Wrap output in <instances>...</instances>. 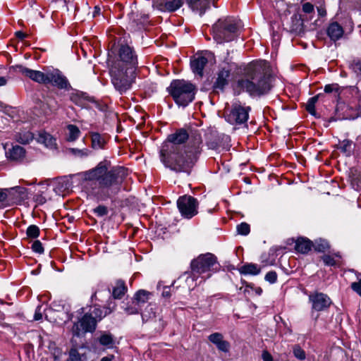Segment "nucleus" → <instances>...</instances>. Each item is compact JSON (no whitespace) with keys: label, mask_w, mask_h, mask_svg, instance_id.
Instances as JSON below:
<instances>
[{"label":"nucleus","mask_w":361,"mask_h":361,"mask_svg":"<svg viewBox=\"0 0 361 361\" xmlns=\"http://www.w3.org/2000/svg\"><path fill=\"white\" fill-rule=\"evenodd\" d=\"M34 138L33 134L30 131H23L16 135V140L21 144H27Z\"/></svg>","instance_id":"obj_33"},{"label":"nucleus","mask_w":361,"mask_h":361,"mask_svg":"<svg viewBox=\"0 0 361 361\" xmlns=\"http://www.w3.org/2000/svg\"><path fill=\"white\" fill-rule=\"evenodd\" d=\"M195 133H200L197 130H191L190 133H188L185 129H179L168 136L166 142L164 143L160 151L161 160L166 167L171 170L185 171L188 167L191 166L195 159V155L193 157L192 155L183 164L177 162L178 161L174 159L172 153L180 151L179 145L187 140H189L188 145L184 149H193L194 141H191V138Z\"/></svg>","instance_id":"obj_2"},{"label":"nucleus","mask_w":361,"mask_h":361,"mask_svg":"<svg viewBox=\"0 0 361 361\" xmlns=\"http://www.w3.org/2000/svg\"><path fill=\"white\" fill-rule=\"evenodd\" d=\"M324 263L327 266H335L336 265V260L334 258L329 255H324L322 257Z\"/></svg>","instance_id":"obj_51"},{"label":"nucleus","mask_w":361,"mask_h":361,"mask_svg":"<svg viewBox=\"0 0 361 361\" xmlns=\"http://www.w3.org/2000/svg\"><path fill=\"white\" fill-rule=\"evenodd\" d=\"M108 161H101L94 168L82 173L85 180L94 182L96 187L92 193L99 197H109L116 194L128 175V170L121 166L109 169Z\"/></svg>","instance_id":"obj_1"},{"label":"nucleus","mask_w":361,"mask_h":361,"mask_svg":"<svg viewBox=\"0 0 361 361\" xmlns=\"http://www.w3.org/2000/svg\"><path fill=\"white\" fill-rule=\"evenodd\" d=\"M210 342L216 345V346L224 341L223 335L220 333H214L209 336L208 337Z\"/></svg>","instance_id":"obj_43"},{"label":"nucleus","mask_w":361,"mask_h":361,"mask_svg":"<svg viewBox=\"0 0 361 361\" xmlns=\"http://www.w3.org/2000/svg\"><path fill=\"white\" fill-rule=\"evenodd\" d=\"M262 358L263 361H274L272 355L267 350L262 352Z\"/></svg>","instance_id":"obj_56"},{"label":"nucleus","mask_w":361,"mask_h":361,"mask_svg":"<svg viewBox=\"0 0 361 361\" xmlns=\"http://www.w3.org/2000/svg\"><path fill=\"white\" fill-rule=\"evenodd\" d=\"M97 322L92 314L86 312L72 327V333L75 336H80L86 333H92L97 328Z\"/></svg>","instance_id":"obj_11"},{"label":"nucleus","mask_w":361,"mask_h":361,"mask_svg":"<svg viewBox=\"0 0 361 361\" xmlns=\"http://www.w3.org/2000/svg\"><path fill=\"white\" fill-rule=\"evenodd\" d=\"M17 73H21L23 76L27 77L34 82L39 84L46 85L47 72L44 73L39 71H35L22 65H16L13 67Z\"/></svg>","instance_id":"obj_13"},{"label":"nucleus","mask_w":361,"mask_h":361,"mask_svg":"<svg viewBox=\"0 0 361 361\" xmlns=\"http://www.w3.org/2000/svg\"><path fill=\"white\" fill-rule=\"evenodd\" d=\"M251 108L241 104L240 102H235L231 108L225 113V119L232 125H241L245 123L249 118V113Z\"/></svg>","instance_id":"obj_9"},{"label":"nucleus","mask_w":361,"mask_h":361,"mask_svg":"<svg viewBox=\"0 0 361 361\" xmlns=\"http://www.w3.org/2000/svg\"><path fill=\"white\" fill-rule=\"evenodd\" d=\"M321 94H317L309 99L306 104V110L312 115H315V104Z\"/></svg>","instance_id":"obj_37"},{"label":"nucleus","mask_w":361,"mask_h":361,"mask_svg":"<svg viewBox=\"0 0 361 361\" xmlns=\"http://www.w3.org/2000/svg\"><path fill=\"white\" fill-rule=\"evenodd\" d=\"M42 318V314L40 312V307H38L35 311L34 319H35V320L37 321V320L41 319Z\"/></svg>","instance_id":"obj_58"},{"label":"nucleus","mask_w":361,"mask_h":361,"mask_svg":"<svg viewBox=\"0 0 361 361\" xmlns=\"http://www.w3.org/2000/svg\"><path fill=\"white\" fill-rule=\"evenodd\" d=\"M88 313L92 314L93 318H95L97 322L101 321L104 317L106 316L104 311L99 305H94L93 309Z\"/></svg>","instance_id":"obj_34"},{"label":"nucleus","mask_w":361,"mask_h":361,"mask_svg":"<svg viewBox=\"0 0 361 361\" xmlns=\"http://www.w3.org/2000/svg\"><path fill=\"white\" fill-rule=\"evenodd\" d=\"M25 189L21 187H15L11 189H0V202H5L8 196L13 192H16L20 195L24 194Z\"/></svg>","instance_id":"obj_28"},{"label":"nucleus","mask_w":361,"mask_h":361,"mask_svg":"<svg viewBox=\"0 0 361 361\" xmlns=\"http://www.w3.org/2000/svg\"><path fill=\"white\" fill-rule=\"evenodd\" d=\"M100 11H101V8L98 6H96L94 7V16H95L96 15L99 14Z\"/></svg>","instance_id":"obj_64"},{"label":"nucleus","mask_w":361,"mask_h":361,"mask_svg":"<svg viewBox=\"0 0 361 361\" xmlns=\"http://www.w3.org/2000/svg\"><path fill=\"white\" fill-rule=\"evenodd\" d=\"M312 247H314L315 251L319 252H324L330 247L329 243L325 240H317Z\"/></svg>","instance_id":"obj_36"},{"label":"nucleus","mask_w":361,"mask_h":361,"mask_svg":"<svg viewBox=\"0 0 361 361\" xmlns=\"http://www.w3.org/2000/svg\"><path fill=\"white\" fill-rule=\"evenodd\" d=\"M120 64L112 65L110 74L114 88L120 94H123L131 88L135 78V70L132 67H121Z\"/></svg>","instance_id":"obj_5"},{"label":"nucleus","mask_w":361,"mask_h":361,"mask_svg":"<svg viewBox=\"0 0 361 361\" xmlns=\"http://www.w3.org/2000/svg\"><path fill=\"white\" fill-rule=\"evenodd\" d=\"M70 361H81V356L75 348L71 349L69 352Z\"/></svg>","instance_id":"obj_46"},{"label":"nucleus","mask_w":361,"mask_h":361,"mask_svg":"<svg viewBox=\"0 0 361 361\" xmlns=\"http://www.w3.org/2000/svg\"><path fill=\"white\" fill-rule=\"evenodd\" d=\"M207 62V59L203 56H194L190 61L193 73L197 74L200 77H202L203 70Z\"/></svg>","instance_id":"obj_17"},{"label":"nucleus","mask_w":361,"mask_h":361,"mask_svg":"<svg viewBox=\"0 0 361 361\" xmlns=\"http://www.w3.org/2000/svg\"><path fill=\"white\" fill-rule=\"evenodd\" d=\"M310 300L312 303V309L318 312L326 310L331 303V299L322 293L310 295Z\"/></svg>","instance_id":"obj_15"},{"label":"nucleus","mask_w":361,"mask_h":361,"mask_svg":"<svg viewBox=\"0 0 361 361\" xmlns=\"http://www.w3.org/2000/svg\"><path fill=\"white\" fill-rule=\"evenodd\" d=\"M292 25L290 31L293 32H300L302 30L303 22L300 16L294 15L292 17Z\"/></svg>","instance_id":"obj_31"},{"label":"nucleus","mask_w":361,"mask_h":361,"mask_svg":"<svg viewBox=\"0 0 361 361\" xmlns=\"http://www.w3.org/2000/svg\"><path fill=\"white\" fill-rule=\"evenodd\" d=\"M313 246L312 242L307 238H298L295 243V250L300 253L306 254L311 250Z\"/></svg>","instance_id":"obj_19"},{"label":"nucleus","mask_w":361,"mask_h":361,"mask_svg":"<svg viewBox=\"0 0 361 361\" xmlns=\"http://www.w3.org/2000/svg\"><path fill=\"white\" fill-rule=\"evenodd\" d=\"M217 262L216 257L212 253H206L199 255L192 260L190 263L192 276L187 279V281H194L197 279L196 275H200L209 271L211 268Z\"/></svg>","instance_id":"obj_8"},{"label":"nucleus","mask_w":361,"mask_h":361,"mask_svg":"<svg viewBox=\"0 0 361 361\" xmlns=\"http://www.w3.org/2000/svg\"><path fill=\"white\" fill-rule=\"evenodd\" d=\"M302 9L304 13H307V14L312 13H314V6L311 3H309V2L305 3L302 5Z\"/></svg>","instance_id":"obj_54"},{"label":"nucleus","mask_w":361,"mask_h":361,"mask_svg":"<svg viewBox=\"0 0 361 361\" xmlns=\"http://www.w3.org/2000/svg\"><path fill=\"white\" fill-rule=\"evenodd\" d=\"M169 90L175 102L183 106L192 102L196 93L195 85L183 80L172 81Z\"/></svg>","instance_id":"obj_6"},{"label":"nucleus","mask_w":361,"mask_h":361,"mask_svg":"<svg viewBox=\"0 0 361 361\" xmlns=\"http://www.w3.org/2000/svg\"><path fill=\"white\" fill-rule=\"evenodd\" d=\"M116 303L112 300H109L107 302V304L106 306H104L102 310L104 311L105 314L108 315L110 314L116 308Z\"/></svg>","instance_id":"obj_45"},{"label":"nucleus","mask_w":361,"mask_h":361,"mask_svg":"<svg viewBox=\"0 0 361 361\" xmlns=\"http://www.w3.org/2000/svg\"><path fill=\"white\" fill-rule=\"evenodd\" d=\"M216 347L219 350L227 353L229 350L230 344L228 341L224 340Z\"/></svg>","instance_id":"obj_53"},{"label":"nucleus","mask_w":361,"mask_h":361,"mask_svg":"<svg viewBox=\"0 0 361 361\" xmlns=\"http://www.w3.org/2000/svg\"><path fill=\"white\" fill-rule=\"evenodd\" d=\"M92 140V147L94 149H101L104 147L106 141L104 137H102L98 133H91Z\"/></svg>","instance_id":"obj_26"},{"label":"nucleus","mask_w":361,"mask_h":361,"mask_svg":"<svg viewBox=\"0 0 361 361\" xmlns=\"http://www.w3.org/2000/svg\"><path fill=\"white\" fill-rule=\"evenodd\" d=\"M127 286L124 281L118 279L116 281L115 286L113 288L112 295L114 299H121L127 292Z\"/></svg>","instance_id":"obj_20"},{"label":"nucleus","mask_w":361,"mask_h":361,"mask_svg":"<svg viewBox=\"0 0 361 361\" xmlns=\"http://www.w3.org/2000/svg\"><path fill=\"white\" fill-rule=\"evenodd\" d=\"M238 87L252 97H260L271 90L272 78L266 68L258 66L248 78L238 81Z\"/></svg>","instance_id":"obj_3"},{"label":"nucleus","mask_w":361,"mask_h":361,"mask_svg":"<svg viewBox=\"0 0 361 361\" xmlns=\"http://www.w3.org/2000/svg\"><path fill=\"white\" fill-rule=\"evenodd\" d=\"M37 142L44 144L46 147L54 148L56 147V140L47 132H40L37 138Z\"/></svg>","instance_id":"obj_21"},{"label":"nucleus","mask_w":361,"mask_h":361,"mask_svg":"<svg viewBox=\"0 0 361 361\" xmlns=\"http://www.w3.org/2000/svg\"><path fill=\"white\" fill-rule=\"evenodd\" d=\"M230 76V71L228 69L223 68L218 73L216 81L214 84V87L222 90L224 86L228 83V78Z\"/></svg>","instance_id":"obj_22"},{"label":"nucleus","mask_w":361,"mask_h":361,"mask_svg":"<svg viewBox=\"0 0 361 361\" xmlns=\"http://www.w3.org/2000/svg\"><path fill=\"white\" fill-rule=\"evenodd\" d=\"M355 7L361 10V0H350Z\"/></svg>","instance_id":"obj_59"},{"label":"nucleus","mask_w":361,"mask_h":361,"mask_svg":"<svg viewBox=\"0 0 361 361\" xmlns=\"http://www.w3.org/2000/svg\"><path fill=\"white\" fill-rule=\"evenodd\" d=\"M67 130H68L67 140L68 141H71V142L75 141L80 135V129L75 125H73V124L68 125Z\"/></svg>","instance_id":"obj_30"},{"label":"nucleus","mask_w":361,"mask_h":361,"mask_svg":"<svg viewBox=\"0 0 361 361\" xmlns=\"http://www.w3.org/2000/svg\"><path fill=\"white\" fill-rule=\"evenodd\" d=\"M26 233L29 238H36L39 235V228L35 225H30L27 228Z\"/></svg>","instance_id":"obj_40"},{"label":"nucleus","mask_w":361,"mask_h":361,"mask_svg":"<svg viewBox=\"0 0 361 361\" xmlns=\"http://www.w3.org/2000/svg\"><path fill=\"white\" fill-rule=\"evenodd\" d=\"M47 84H51L63 90H69L71 87L67 78L59 70L47 72Z\"/></svg>","instance_id":"obj_14"},{"label":"nucleus","mask_w":361,"mask_h":361,"mask_svg":"<svg viewBox=\"0 0 361 361\" xmlns=\"http://www.w3.org/2000/svg\"><path fill=\"white\" fill-rule=\"evenodd\" d=\"M151 295L152 293L150 292L142 289L135 293L133 299L135 300V302L142 307L144 304L148 302Z\"/></svg>","instance_id":"obj_24"},{"label":"nucleus","mask_w":361,"mask_h":361,"mask_svg":"<svg viewBox=\"0 0 361 361\" xmlns=\"http://www.w3.org/2000/svg\"><path fill=\"white\" fill-rule=\"evenodd\" d=\"M354 144L350 140H344L340 146V149L342 152H343L346 156H350L354 150Z\"/></svg>","instance_id":"obj_32"},{"label":"nucleus","mask_w":361,"mask_h":361,"mask_svg":"<svg viewBox=\"0 0 361 361\" xmlns=\"http://www.w3.org/2000/svg\"><path fill=\"white\" fill-rule=\"evenodd\" d=\"M265 280L271 283H274L277 281V274L276 271H271L267 273Z\"/></svg>","instance_id":"obj_50"},{"label":"nucleus","mask_w":361,"mask_h":361,"mask_svg":"<svg viewBox=\"0 0 361 361\" xmlns=\"http://www.w3.org/2000/svg\"><path fill=\"white\" fill-rule=\"evenodd\" d=\"M177 207L181 216L190 219L197 214L199 202L194 197L185 195L178 199Z\"/></svg>","instance_id":"obj_10"},{"label":"nucleus","mask_w":361,"mask_h":361,"mask_svg":"<svg viewBox=\"0 0 361 361\" xmlns=\"http://www.w3.org/2000/svg\"><path fill=\"white\" fill-rule=\"evenodd\" d=\"M121 63V67H132L135 70L137 64V56L133 49L128 45H122L119 49V59L115 61L113 65H118Z\"/></svg>","instance_id":"obj_12"},{"label":"nucleus","mask_w":361,"mask_h":361,"mask_svg":"<svg viewBox=\"0 0 361 361\" xmlns=\"http://www.w3.org/2000/svg\"><path fill=\"white\" fill-rule=\"evenodd\" d=\"M183 0L168 1H166L163 4L162 9H164V11H169V12H173V11L178 10L179 8H180L181 6L183 5Z\"/></svg>","instance_id":"obj_29"},{"label":"nucleus","mask_w":361,"mask_h":361,"mask_svg":"<svg viewBox=\"0 0 361 361\" xmlns=\"http://www.w3.org/2000/svg\"><path fill=\"white\" fill-rule=\"evenodd\" d=\"M293 355L300 360H304L306 357L305 352L298 345L293 347Z\"/></svg>","instance_id":"obj_42"},{"label":"nucleus","mask_w":361,"mask_h":361,"mask_svg":"<svg viewBox=\"0 0 361 361\" xmlns=\"http://www.w3.org/2000/svg\"><path fill=\"white\" fill-rule=\"evenodd\" d=\"M61 355H62V352L60 349H59V348L55 349L54 352L53 353L54 361H59L60 360Z\"/></svg>","instance_id":"obj_57"},{"label":"nucleus","mask_w":361,"mask_h":361,"mask_svg":"<svg viewBox=\"0 0 361 361\" xmlns=\"http://www.w3.org/2000/svg\"><path fill=\"white\" fill-rule=\"evenodd\" d=\"M351 288L361 296V279H360L357 282L352 283Z\"/></svg>","instance_id":"obj_55"},{"label":"nucleus","mask_w":361,"mask_h":361,"mask_svg":"<svg viewBox=\"0 0 361 361\" xmlns=\"http://www.w3.org/2000/svg\"><path fill=\"white\" fill-rule=\"evenodd\" d=\"M71 151L75 155L79 156V157H87L89 154V151L87 149H78L72 148L71 149Z\"/></svg>","instance_id":"obj_52"},{"label":"nucleus","mask_w":361,"mask_h":361,"mask_svg":"<svg viewBox=\"0 0 361 361\" xmlns=\"http://www.w3.org/2000/svg\"><path fill=\"white\" fill-rule=\"evenodd\" d=\"M215 0H185L188 6L194 12L198 13L202 16L209 7L211 1Z\"/></svg>","instance_id":"obj_16"},{"label":"nucleus","mask_w":361,"mask_h":361,"mask_svg":"<svg viewBox=\"0 0 361 361\" xmlns=\"http://www.w3.org/2000/svg\"><path fill=\"white\" fill-rule=\"evenodd\" d=\"M194 141V145H193V149L188 150V149H184L176 151V152L172 153L173 157H174V159L178 161L177 162H179L180 164H185L189 158L195 155V159L193 160L191 166L188 167L185 171H178V170H173L176 172H183L190 173L191 169L195 165V162L197 161L198 159V156L201 152V148H202V140L201 137L200 133H195L192 135L191 141Z\"/></svg>","instance_id":"obj_7"},{"label":"nucleus","mask_w":361,"mask_h":361,"mask_svg":"<svg viewBox=\"0 0 361 361\" xmlns=\"http://www.w3.org/2000/svg\"><path fill=\"white\" fill-rule=\"evenodd\" d=\"M344 33L343 27L337 22L329 24L327 28V35L331 40L336 41L343 37Z\"/></svg>","instance_id":"obj_18"},{"label":"nucleus","mask_w":361,"mask_h":361,"mask_svg":"<svg viewBox=\"0 0 361 361\" xmlns=\"http://www.w3.org/2000/svg\"><path fill=\"white\" fill-rule=\"evenodd\" d=\"M114 358V355H109L104 357L101 359V361H112V360Z\"/></svg>","instance_id":"obj_61"},{"label":"nucleus","mask_w":361,"mask_h":361,"mask_svg":"<svg viewBox=\"0 0 361 361\" xmlns=\"http://www.w3.org/2000/svg\"><path fill=\"white\" fill-rule=\"evenodd\" d=\"M16 37L20 39H23L25 37H26V35L21 32V31H18L16 33Z\"/></svg>","instance_id":"obj_60"},{"label":"nucleus","mask_w":361,"mask_h":361,"mask_svg":"<svg viewBox=\"0 0 361 361\" xmlns=\"http://www.w3.org/2000/svg\"><path fill=\"white\" fill-rule=\"evenodd\" d=\"M99 342L102 345L107 348H112L115 344L114 336L110 333L104 332L99 338Z\"/></svg>","instance_id":"obj_27"},{"label":"nucleus","mask_w":361,"mask_h":361,"mask_svg":"<svg viewBox=\"0 0 361 361\" xmlns=\"http://www.w3.org/2000/svg\"><path fill=\"white\" fill-rule=\"evenodd\" d=\"M9 159L15 161H19L23 159L25 156V149L19 145L13 146L8 152Z\"/></svg>","instance_id":"obj_23"},{"label":"nucleus","mask_w":361,"mask_h":361,"mask_svg":"<svg viewBox=\"0 0 361 361\" xmlns=\"http://www.w3.org/2000/svg\"><path fill=\"white\" fill-rule=\"evenodd\" d=\"M317 10L319 16H323L326 14V11L323 8H318Z\"/></svg>","instance_id":"obj_63"},{"label":"nucleus","mask_w":361,"mask_h":361,"mask_svg":"<svg viewBox=\"0 0 361 361\" xmlns=\"http://www.w3.org/2000/svg\"><path fill=\"white\" fill-rule=\"evenodd\" d=\"M348 110L345 111V116L349 119H355L359 116L360 106L357 105H349L347 106Z\"/></svg>","instance_id":"obj_35"},{"label":"nucleus","mask_w":361,"mask_h":361,"mask_svg":"<svg viewBox=\"0 0 361 361\" xmlns=\"http://www.w3.org/2000/svg\"><path fill=\"white\" fill-rule=\"evenodd\" d=\"M94 212L98 216H103L108 214V209L104 205H99L95 209H94Z\"/></svg>","instance_id":"obj_48"},{"label":"nucleus","mask_w":361,"mask_h":361,"mask_svg":"<svg viewBox=\"0 0 361 361\" xmlns=\"http://www.w3.org/2000/svg\"><path fill=\"white\" fill-rule=\"evenodd\" d=\"M54 185H55L54 190L58 194H60L63 190L67 189L66 185H64L65 180H61V179L56 180V181H54Z\"/></svg>","instance_id":"obj_44"},{"label":"nucleus","mask_w":361,"mask_h":361,"mask_svg":"<svg viewBox=\"0 0 361 361\" xmlns=\"http://www.w3.org/2000/svg\"><path fill=\"white\" fill-rule=\"evenodd\" d=\"M240 28L239 23L231 18L219 19L212 26L214 39L219 44L233 40Z\"/></svg>","instance_id":"obj_4"},{"label":"nucleus","mask_w":361,"mask_h":361,"mask_svg":"<svg viewBox=\"0 0 361 361\" xmlns=\"http://www.w3.org/2000/svg\"><path fill=\"white\" fill-rule=\"evenodd\" d=\"M7 83V80L4 77H0V86H4Z\"/></svg>","instance_id":"obj_62"},{"label":"nucleus","mask_w":361,"mask_h":361,"mask_svg":"<svg viewBox=\"0 0 361 361\" xmlns=\"http://www.w3.org/2000/svg\"><path fill=\"white\" fill-rule=\"evenodd\" d=\"M350 68L357 75L361 76V59H355L352 61Z\"/></svg>","instance_id":"obj_41"},{"label":"nucleus","mask_w":361,"mask_h":361,"mask_svg":"<svg viewBox=\"0 0 361 361\" xmlns=\"http://www.w3.org/2000/svg\"><path fill=\"white\" fill-rule=\"evenodd\" d=\"M339 86L338 84H329L324 87L325 93L336 92L338 94Z\"/></svg>","instance_id":"obj_49"},{"label":"nucleus","mask_w":361,"mask_h":361,"mask_svg":"<svg viewBox=\"0 0 361 361\" xmlns=\"http://www.w3.org/2000/svg\"><path fill=\"white\" fill-rule=\"evenodd\" d=\"M142 310V307L140 306L137 302H135V300L133 299L132 304L128 305L126 309V312L128 314H137L140 312Z\"/></svg>","instance_id":"obj_38"},{"label":"nucleus","mask_w":361,"mask_h":361,"mask_svg":"<svg viewBox=\"0 0 361 361\" xmlns=\"http://www.w3.org/2000/svg\"><path fill=\"white\" fill-rule=\"evenodd\" d=\"M237 232L240 235H247L250 231V225L245 222L238 224L236 227Z\"/></svg>","instance_id":"obj_39"},{"label":"nucleus","mask_w":361,"mask_h":361,"mask_svg":"<svg viewBox=\"0 0 361 361\" xmlns=\"http://www.w3.org/2000/svg\"><path fill=\"white\" fill-rule=\"evenodd\" d=\"M32 250L38 254H42L44 252V247L42 243L39 240H35L32 245Z\"/></svg>","instance_id":"obj_47"},{"label":"nucleus","mask_w":361,"mask_h":361,"mask_svg":"<svg viewBox=\"0 0 361 361\" xmlns=\"http://www.w3.org/2000/svg\"><path fill=\"white\" fill-rule=\"evenodd\" d=\"M241 274L257 275L260 273L261 269L255 264H245L239 269Z\"/></svg>","instance_id":"obj_25"}]
</instances>
